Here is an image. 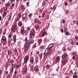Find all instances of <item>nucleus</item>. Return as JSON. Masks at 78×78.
<instances>
[{
	"label": "nucleus",
	"mask_w": 78,
	"mask_h": 78,
	"mask_svg": "<svg viewBox=\"0 0 78 78\" xmlns=\"http://www.w3.org/2000/svg\"><path fill=\"white\" fill-rule=\"evenodd\" d=\"M62 64H63V65H66V62L65 60H62L61 61Z\"/></svg>",
	"instance_id": "423d86ee"
},
{
	"label": "nucleus",
	"mask_w": 78,
	"mask_h": 78,
	"mask_svg": "<svg viewBox=\"0 0 78 78\" xmlns=\"http://www.w3.org/2000/svg\"><path fill=\"white\" fill-rule=\"evenodd\" d=\"M21 75H19L17 76L16 78H21Z\"/></svg>",
	"instance_id": "72a5a7b5"
},
{
	"label": "nucleus",
	"mask_w": 78,
	"mask_h": 78,
	"mask_svg": "<svg viewBox=\"0 0 78 78\" xmlns=\"http://www.w3.org/2000/svg\"><path fill=\"white\" fill-rule=\"evenodd\" d=\"M11 38H9V39H8V42H11Z\"/></svg>",
	"instance_id": "a878e982"
},
{
	"label": "nucleus",
	"mask_w": 78,
	"mask_h": 78,
	"mask_svg": "<svg viewBox=\"0 0 78 78\" xmlns=\"http://www.w3.org/2000/svg\"><path fill=\"white\" fill-rule=\"evenodd\" d=\"M34 70L35 72H38L39 71V69L36 68V67H35L34 68Z\"/></svg>",
	"instance_id": "ddd939ff"
},
{
	"label": "nucleus",
	"mask_w": 78,
	"mask_h": 78,
	"mask_svg": "<svg viewBox=\"0 0 78 78\" xmlns=\"http://www.w3.org/2000/svg\"><path fill=\"white\" fill-rule=\"evenodd\" d=\"M9 65L10 66H12V65H14L13 64V62H9Z\"/></svg>",
	"instance_id": "a211bd4d"
},
{
	"label": "nucleus",
	"mask_w": 78,
	"mask_h": 78,
	"mask_svg": "<svg viewBox=\"0 0 78 78\" xmlns=\"http://www.w3.org/2000/svg\"><path fill=\"white\" fill-rule=\"evenodd\" d=\"M25 41H27V37H26L25 38Z\"/></svg>",
	"instance_id": "69168bd1"
},
{
	"label": "nucleus",
	"mask_w": 78,
	"mask_h": 78,
	"mask_svg": "<svg viewBox=\"0 0 78 78\" xmlns=\"http://www.w3.org/2000/svg\"><path fill=\"white\" fill-rule=\"evenodd\" d=\"M11 31H12V32L13 33H15V32H16V30H15V29L12 28L11 29Z\"/></svg>",
	"instance_id": "4468645a"
},
{
	"label": "nucleus",
	"mask_w": 78,
	"mask_h": 78,
	"mask_svg": "<svg viewBox=\"0 0 78 78\" xmlns=\"http://www.w3.org/2000/svg\"><path fill=\"white\" fill-rule=\"evenodd\" d=\"M62 23H65V20H62Z\"/></svg>",
	"instance_id": "e2e57ef3"
},
{
	"label": "nucleus",
	"mask_w": 78,
	"mask_h": 78,
	"mask_svg": "<svg viewBox=\"0 0 78 78\" xmlns=\"http://www.w3.org/2000/svg\"><path fill=\"white\" fill-rule=\"evenodd\" d=\"M39 25H38V24H37L35 27V29H36L37 30V29H38V28H39Z\"/></svg>",
	"instance_id": "6ab92c4d"
},
{
	"label": "nucleus",
	"mask_w": 78,
	"mask_h": 78,
	"mask_svg": "<svg viewBox=\"0 0 78 78\" xmlns=\"http://www.w3.org/2000/svg\"><path fill=\"white\" fill-rule=\"evenodd\" d=\"M11 18V15H10V16L9 17V20H10Z\"/></svg>",
	"instance_id": "8fccbe9b"
},
{
	"label": "nucleus",
	"mask_w": 78,
	"mask_h": 78,
	"mask_svg": "<svg viewBox=\"0 0 78 78\" xmlns=\"http://www.w3.org/2000/svg\"><path fill=\"white\" fill-rule=\"evenodd\" d=\"M14 6V3L12 4V7H13Z\"/></svg>",
	"instance_id": "0e129e2a"
},
{
	"label": "nucleus",
	"mask_w": 78,
	"mask_h": 78,
	"mask_svg": "<svg viewBox=\"0 0 78 78\" xmlns=\"http://www.w3.org/2000/svg\"><path fill=\"white\" fill-rule=\"evenodd\" d=\"M47 32L44 31V32L43 33V35H42V37H44V36H45L46 34H47Z\"/></svg>",
	"instance_id": "9b49d317"
},
{
	"label": "nucleus",
	"mask_w": 78,
	"mask_h": 78,
	"mask_svg": "<svg viewBox=\"0 0 78 78\" xmlns=\"http://www.w3.org/2000/svg\"><path fill=\"white\" fill-rule=\"evenodd\" d=\"M12 36V35H11L10 34H9V38H11V37Z\"/></svg>",
	"instance_id": "79ce46f5"
},
{
	"label": "nucleus",
	"mask_w": 78,
	"mask_h": 78,
	"mask_svg": "<svg viewBox=\"0 0 78 78\" xmlns=\"http://www.w3.org/2000/svg\"><path fill=\"white\" fill-rule=\"evenodd\" d=\"M56 7H57V6H56V5H55L53 7V11H55L56 9Z\"/></svg>",
	"instance_id": "dca6fc26"
},
{
	"label": "nucleus",
	"mask_w": 78,
	"mask_h": 78,
	"mask_svg": "<svg viewBox=\"0 0 78 78\" xmlns=\"http://www.w3.org/2000/svg\"><path fill=\"white\" fill-rule=\"evenodd\" d=\"M19 65H16V69H19Z\"/></svg>",
	"instance_id": "c9c22d12"
},
{
	"label": "nucleus",
	"mask_w": 78,
	"mask_h": 78,
	"mask_svg": "<svg viewBox=\"0 0 78 78\" xmlns=\"http://www.w3.org/2000/svg\"><path fill=\"white\" fill-rule=\"evenodd\" d=\"M11 72L12 73H13V69H11Z\"/></svg>",
	"instance_id": "5fc2aeb1"
},
{
	"label": "nucleus",
	"mask_w": 78,
	"mask_h": 78,
	"mask_svg": "<svg viewBox=\"0 0 78 78\" xmlns=\"http://www.w3.org/2000/svg\"><path fill=\"white\" fill-rule=\"evenodd\" d=\"M23 28L22 27L21 29V30L20 31L21 33H23Z\"/></svg>",
	"instance_id": "aec40b11"
},
{
	"label": "nucleus",
	"mask_w": 78,
	"mask_h": 78,
	"mask_svg": "<svg viewBox=\"0 0 78 78\" xmlns=\"http://www.w3.org/2000/svg\"><path fill=\"white\" fill-rule=\"evenodd\" d=\"M73 55H76V52L75 51L73 52Z\"/></svg>",
	"instance_id": "58836bf2"
},
{
	"label": "nucleus",
	"mask_w": 78,
	"mask_h": 78,
	"mask_svg": "<svg viewBox=\"0 0 78 78\" xmlns=\"http://www.w3.org/2000/svg\"><path fill=\"white\" fill-rule=\"evenodd\" d=\"M26 32H27V31H26V30H23V33H26Z\"/></svg>",
	"instance_id": "052dcab7"
},
{
	"label": "nucleus",
	"mask_w": 78,
	"mask_h": 78,
	"mask_svg": "<svg viewBox=\"0 0 78 78\" xmlns=\"http://www.w3.org/2000/svg\"><path fill=\"white\" fill-rule=\"evenodd\" d=\"M76 25H78V21H76Z\"/></svg>",
	"instance_id": "338daca9"
},
{
	"label": "nucleus",
	"mask_w": 78,
	"mask_h": 78,
	"mask_svg": "<svg viewBox=\"0 0 78 78\" xmlns=\"http://www.w3.org/2000/svg\"><path fill=\"white\" fill-rule=\"evenodd\" d=\"M8 71H6L5 72V75H7V74H8Z\"/></svg>",
	"instance_id": "de8ad7c7"
},
{
	"label": "nucleus",
	"mask_w": 78,
	"mask_h": 78,
	"mask_svg": "<svg viewBox=\"0 0 78 78\" xmlns=\"http://www.w3.org/2000/svg\"><path fill=\"white\" fill-rule=\"evenodd\" d=\"M8 24H9V23H8V22H7H7H6V25H7V26H8Z\"/></svg>",
	"instance_id": "a19ab883"
},
{
	"label": "nucleus",
	"mask_w": 78,
	"mask_h": 78,
	"mask_svg": "<svg viewBox=\"0 0 78 78\" xmlns=\"http://www.w3.org/2000/svg\"><path fill=\"white\" fill-rule=\"evenodd\" d=\"M6 13L5 12L3 14V17H5V16H6Z\"/></svg>",
	"instance_id": "5701e85b"
},
{
	"label": "nucleus",
	"mask_w": 78,
	"mask_h": 78,
	"mask_svg": "<svg viewBox=\"0 0 78 78\" xmlns=\"http://www.w3.org/2000/svg\"><path fill=\"white\" fill-rule=\"evenodd\" d=\"M45 5V1H44L42 4V5L44 6Z\"/></svg>",
	"instance_id": "b1692460"
},
{
	"label": "nucleus",
	"mask_w": 78,
	"mask_h": 78,
	"mask_svg": "<svg viewBox=\"0 0 78 78\" xmlns=\"http://www.w3.org/2000/svg\"><path fill=\"white\" fill-rule=\"evenodd\" d=\"M46 67L47 69H48L49 67H50V65H47L46 66Z\"/></svg>",
	"instance_id": "473e14b6"
},
{
	"label": "nucleus",
	"mask_w": 78,
	"mask_h": 78,
	"mask_svg": "<svg viewBox=\"0 0 78 78\" xmlns=\"http://www.w3.org/2000/svg\"><path fill=\"white\" fill-rule=\"evenodd\" d=\"M4 9L5 11H7L8 10V7H4Z\"/></svg>",
	"instance_id": "c756f323"
},
{
	"label": "nucleus",
	"mask_w": 78,
	"mask_h": 78,
	"mask_svg": "<svg viewBox=\"0 0 78 78\" xmlns=\"http://www.w3.org/2000/svg\"><path fill=\"white\" fill-rule=\"evenodd\" d=\"M27 69H26L25 70V72H24V74H26V73H27Z\"/></svg>",
	"instance_id": "4c0bfd02"
},
{
	"label": "nucleus",
	"mask_w": 78,
	"mask_h": 78,
	"mask_svg": "<svg viewBox=\"0 0 78 78\" xmlns=\"http://www.w3.org/2000/svg\"><path fill=\"white\" fill-rule=\"evenodd\" d=\"M18 19H20L21 17V15H18L17 16Z\"/></svg>",
	"instance_id": "bb28decb"
},
{
	"label": "nucleus",
	"mask_w": 78,
	"mask_h": 78,
	"mask_svg": "<svg viewBox=\"0 0 78 78\" xmlns=\"http://www.w3.org/2000/svg\"><path fill=\"white\" fill-rule=\"evenodd\" d=\"M66 48L65 47H63L62 48V50L64 51H65V50H66Z\"/></svg>",
	"instance_id": "7c9ffc66"
},
{
	"label": "nucleus",
	"mask_w": 78,
	"mask_h": 78,
	"mask_svg": "<svg viewBox=\"0 0 78 78\" xmlns=\"http://www.w3.org/2000/svg\"><path fill=\"white\" fill-rule=\"evenodd\" d=\"M14 52H17V49L15 48L14 49Z\"/></svg>",
	"instance_id": "e433bc0d"
},
{
	"label": "nucleus",
	"mask_w": 78,
	"mask_h": 78,
	"mask_svg": "<svg viewBox=\"0 0 78 78\" xmlns=\"http://www.w3.org/2000/svg\"><path fill=\"white\" fill-rule=\"evenodd\" d=\"M30 62H31V64H33L34 63V60H30Z\"/></svg>",
	"instance_id": "f3484780"
},
{
	"label": "nucleus",
	"mask_w": 78,
	"mask_h": 78,
	"mask_svg": "<svg viewBox=\"0 0 78 78\" xmlns=\"http://www.w3.org/2000/svg\"><path fill=\"white\" fill-rule=\"evenodd\" d=\"M30 44L29 43H28L27 42H26L25 44L24 45V46H25L26 47H29V46H30Z\"/></svg>",
	"instance_id": "6e6552de"
},
{
	"label": "nucleus",
	"mask_w": 78,
	"mask_h": 78,
	"mask_svg": "<svg viewBox=\"0 0 78 78\" xmlns=\"http://www.w3.org/2000/svg\"><path fill=\"white\" fill-rule=\"evenodd\" d=\"M6 41V37H5V36H4L2 37L1 39V42L2 43H3V42H4V41Z\"/></svg>",
	"instance_id": "7ed1b4c3"
},
{
	"label": "nucleus",
	"mask_w": 78,
	"mask_h": 78,
	"mask_svg": "<svg viewBox=\"0 0 78 78\" xmlns=\"http://www.w3.org/2000/svg\"><path fill=\"white\" fill-rule=\"evenodd\" d=\"M73 78H77V76H73Z\"/></svg>",
	"instance_id": "37998d69"
},
{
	"label": "nucleus",
	"mask_w": 78,
	"mask_h": 78,
	"mask_svg": "<svg viewBox=\"0 0 78 78\" xmlns=\"http://www.w3.org/2000/svg\"><path fill=\"white\" fill-rule=\"evenodd\" d=\"M10 0L12 3H13V2H14V0Z\"/></svg>",
	"instance_id": "3c124183"
},
{
	"label": "nucleus",
	"mask_w": 78,
	"mask_h": 78,
	"mask_svg": "<svg viewBox=\"0 0 78 78\" xmlns=\"http://www.w3.org/2000/svg\"><path fill=\"white\" fill-rule=\"evenodd\" d=\"M39 51H38L36 53V54L37 55V54L38 55H39Z\"/></svg>",
	"instance_id": "680f3d73"
},
{
	"label": "nucleus",
	"mask_w": 78,
	"mask_h": 78,
	"mask_svg": "<svg viewBox=\"0 0 78 78\" xmlns=\"http://www.w3.org/2000/svg\"><path fill=\"white\" fill-rule=\"evenodd\" d=\"M28 15L27 13L23 14L22 15L23 18H26Z\"/></svg>",
	"instance_id": "39448f33"
},
{
	"label": "nucleus",
	"mask_w": 78,
	"mask_h": 78,
	"mask_svg": "<svg viewBox=\"0 0 78 78\" xmlns=\"http://www.w3.org/2000/svg\"><path fill=\"white\" fill-rule=\"evenodd\" d=\"M18 66H19V67H20V66H21V63H19L18 64Z\"/></svg>",
	"instance_id": "13d9d810"
},
{
	"label": "nucleus",
	"mask_w": 78,
	"mask_h": 78,
	"mask_svg": "<svg viewBox=\"0 0 78 78\" xmlns=\"http://www.w3.org/2000/svg\"><path fill=\"white\" fill-rule=\"evenodd\" d=\"M12 66V69H14V67H15L14 65H13Z\"/></svg>",
	"instance_id": "c85d7f7f"
},
{
	"label": "nucleus",
	"mask_w": 78,
	"mask_h": 78,
	"mask_svg": "<svg viewBox=\"0 0 78 78\" xmlns=\"http://www.w3.org/2000/svg\"><path fill=\"white\" fill-rule=\"evenodd\" d=\"M34 33V32L33 31V30H31L30 31V36H31V35L33 34Z\"/></svg>",
	"instance_id": "2eb2a0df"
},
{
	"label": "nucleus",
	"mask_w": 78,
	"mask_h": 78,
	"mask_svg": "<svg viewBox=\"0 0 78 78\" xmlns=\"http://www.w3.org/2000/svg\"><path fill=\"white\" fill-rule=\"evenodd\" d=\"M45 13H43L42 14V18H44V17L45 16Z\"/></svg>",
	"instance_id": "2f4dec72"
},
{
	"label": "nucleus",
	"mask_w": 78,
	"mask_h": 78,
	"mask_svg": "<svg viewBox=\"0 0 78 78\" xmlns=\"http://www.w3.org/2000/svg\"><path fill=\"white\" fill-rule=\"evenodd\" d=\"M66 56H67V54L66 53H65L62 56V58L64 59Z\"/></svg>",
	"instance_id": "f8f14e48"
},
{
	"label": "nucleus",
	"mask_w": 78,
	"mask_h": 78,
	"mask_svg": "<svg viewBox=\"0 0 78 78\" xmlns=\"http://www.w3.org/2000/svg\"><path fill=\"white\" fill-rule=\"evenodd\" d=\"M22 22L20 21L18 23V26L19 27H20V26H22Z\"/></svg>",
	"instance_id": "9d476101"
},
{
	"label": "nucleus",
	"mask_w": 78,
	"mask_h": 78,
	"mask_svg": "<svg viewBox=\"0 0 78 78\" xmlns=\"http://www.w3.org/2000/svg\"><path fill=\"white\" fill-rule=\"evenodd\" d=\"M31 16H32V15L31 14H30L29 15V17H31Z\"/></svg>",
	"instance_id": "49530a36"
},
{
	"label": "nucleus",
	"mask_w": 78,
	"mask_h": 78,
	"mask_svg": "<svg viewBox=\"0 0 78 78\" xmlns=\"http://www.w3.org/2000/svg\"><path fill=\"white\" fill-rule=\"evenodd\" d=\"M64 33H66V32H67V30L66 29H65V30H64Z\"/></svg>",
	"instance_id": "09e8293b"
},
{
	"label": "nucleus",
	"mask_w": 78,
	"mask_h": 78,
	"mask_svg": "<svg viewBox=\"0 0 78 78\" xmlns=\"http://www.w3.org/2000/svg\"><path fill=\"white\" fill-rule=\"evenodd\" d=\"M42 42V39H40L38 41V44L41 43Z\"/></svg>",
	"instance_id": "412c9836"
},
{
	"label": "nucleus",
	"mask_w": 78,
	"mask_h": 78,
	"mask_svg": "<svg viewBox=\"0 0 78 78\" xmlns=\"http://www.w3.org/2000/svg\"><path fill=\"white\" fill-rule=\"evenodd\" d=\"M24 49L25 51H27L28 50V49H29V47H27V46H24Z\"/></svg>",
	"instance_id": "20e7f679"
},
{
	"label": "nucleus",
	"mask_w": 78,
	"mask_h": 78,
	"mask_svg": "<svg viewBox=\"0 0 78 78\" xmlns=\"http://www.w3.org/2000/svg\"><path fill=\"white\" fill-rule=\"evenodd\" d=\"M75 39H78V37L76 36V37H75Z\"/></svg>",
	"instance_id": "4d7b16f0"
},
{
	"label": "nucleus",
	"mask_w": 78,
	"mask_h": 78,
	"mask_svg": "<svg viewBox=\"0 0 78 78\" xmlns=\"http://www.w3.org/2000/svg\"><path fill=\"white\" fill-rule=\"evenodd\" d=\"M27 30H30V28L29 27H27Z\"/></svg>",
	"instance_id": "bf43d9fd"
},
{
	"label": "nucleus",
	"mask_w": 78,
	"mask_h": 78,
	"mask_svg": "<svg viewBox=\"0 0 78 78\" xmlns=\"http://www.w3.org/2000/svg\"><path fill=\"white\" fill-rule=\"evenodd\" d=\"M64 3L65 4V6H66L67 5V3L66 2V3H65V2H64Z\"/></svg>",
	"instance_id": "c03bdc74"
},
{
	"label": "nucleus",
	"mask_w": 78,
	"mask_h": 78,
	"mask_svg": "<svg viewBox=\"0 0 78 78\" xmlns=\"http://www.w3.org/2000/svg\"><path fill=\"white\" fill-rule=\"evenodd\" d=\"M60 59V58H59V56H58L56 58V61L57 62H59V60Z\"/></svg>",
	"instance_id": "1a4fd4ad"
},
{
	"label": "nucleus",
	"mask_w": 78,
	"mask_h": 78,
	"mask_svg": "<svg viewBox=\"0 0 78 78\" xmlns=\"http://www.w3.org/2000/svg\"><path fill=\"white\" fill-rule=\"evenodd\" d=\"M30 43H31V44H33L34 43V41H33V40H32L30 41Z\"/></svg>",
	"instance_id": "ea45409f"
},
{
	"label": "nucleus",
	"mask_w": 78,
	"mask_h": 78,
	"mask_svg": "<svg viewBox=\"0 0 78 78\" xmlns=\"http://www.w3.org/2000/svg\"><path fill=\"white\" fill-rule=\"evenodd\" d=\"M53 46V44H51L48 46V48L45 49L44 51V55L48 56V55H50L51 52V51L50 49L52 48Z\"/></svg>",
	"instance_id": "f257e3e1"
},
{
	"label": "nucleus",
	"mask_w": 78,
	"mask_h": 78,
	"mask_svg": "<svg viewBox=\"0 0 78 78\" xmlns=\"http://www.w3.org/2000/svg\"><path fill=\"white\" fill-rule=\"evenodd\" d=\"M26 42H27V43H28V44H30V43L31 42V41L29 40L28 41H27Z\"/></svg>",
	"instance_id": "4be33fe9"
},
{
	"label": "nucleus",
	"mask_w": 78,
	"mask_h": 78,
	"mask_svg": "<svg viewBox=\"0 0 78 78\" xmlns=\"http://www.w3.org/2000/svg\"><path fill=\"white\" fill-rule=\"evenodd\" d=\"M76 58L77 59H78V55H76Z\"/></svg>",
	"instance_id": "774afa93"
},
{
	"label": "nucleus",
	"mask_w": 78,
	"mask_h": 78,
	"mask_svg": "<svg viewBox=\"0 0 78 78\" xmlns=\"http://www.w3.org/2000/svg\"><path fill=\"white\" fill-rule=\"evenodd\" d=\"M61 31H62V33H63L64 32V30H63V29H61Z\"/></svg>",
	"instance_id": "6e6d98bb"
},
{
	"label": "nucleus",
	"mask_w": 78,
	"mask_h": 78,
	"mask_svg": "<svg viewBox=\"0 0 78 78\" xmlns=\"http://www.w3.org/2000/svg\"><path fill=\"white\" fill-rule=\"evenodd\" d=\"M35 22H37V20L36 19H35Z\"/></svg>",
	"instance_id": "864d4df0"
},
{
	"label": "nucleus",
	"mask_w": 78,
	"mask_h": 78,
	"mask_svg": "<svg viewBox=\"0 0 78 78\" xmlns=\"http://www.w3.org/2000/svg\"><path fill=\"white\" fill-rule=\"evenodd\" d=\"M39 56L40 58H42V53L40 54L39 55Z\"/></svg>",
	"instance_id": "f704fd0d"
},
{
	"label": "nucleus",
	"mask_w": 78,
	"mask_h": 78,
	"mask_svg": "<svg viewBox=\"0 0 78 78\" xmlns=\"http://www.w3.org/2000/svg\"><path fill=\"white\" fill-rule=\"evenodd\" d=\"M41 49H43L44 48V45H42V46H41L40 47Z\"/></svg>",
	"instance_id": "393cba45"
},
{
	"label": "nucleus",
	"mask_w": 78,
	"mask_h": 78,
	"mask_svg": "<svg viewBox=\"0 0 78 78\" xmlns=\"http://www.w3.org/2000/svg\"><path fill=\"white\" fill-rule=\"evenodd\" d=\"M29 57L28 56V55H26L24 58V64H27L28 61Z\"/></svg>",
	"instance_id": "f03ea898"
},
{
	"label": "nucleus",
	"mask_w": 78,
	"mask_h": 78,
	"mask_svg": "<svg viewBox=\"0 0 78 78\" xmlns=\"http://www.w3.org/2000/svg\"><path fill=\"white\" fill-rule=\"evenodd\" d=\"M8 3H6L5 4V7H8Z\"/></svg>",
	"instance_id": "603ef678"
},
{
	"label": "nucleus",
	"mask_w": 78,
	"mask_h": 78,
	"mask_svg": "<svg viewBox=\"0 0 78 78\" xmlns=\"http://www.w3.org/2000/svg\"><path fill=\"white\" fill-rule=\"evenodd\" d=\"M8 55H10V51L9 50H8Z\"/></svg>",
	"instance_id": "cd10ccee"
},
{
	"label": "nucleus",
	"mask_w": 78,
	"mask_h": 78,
	"mask_svg": "<svg viewBox=\"0 0 78 78\" xmlns=\"http://www.w3.org/2000/svg\"><path fill=\"white\" fill-rule=\"evenodd\" d=\"M71 44L73 45H74V42H73V41H72V42H71Z\"/></svg>",
	"instance_id": "a18cd8bd"
},
{
	"label": "nucleus",
	"mask_w": 78,
	"mask_h": 78,
	"mask_svg": "<svg viewBox=\"0 0 78 78\" xmlns=\"http://www.w3.org/2000/svg\"><path fill=\"white\" fill-rule=\"evenodd\" d=\"M13 40L14 42L16 43V36H13Z\"/></svg>",
	"instance_id": "0eeeda50"
}]
</instances>
